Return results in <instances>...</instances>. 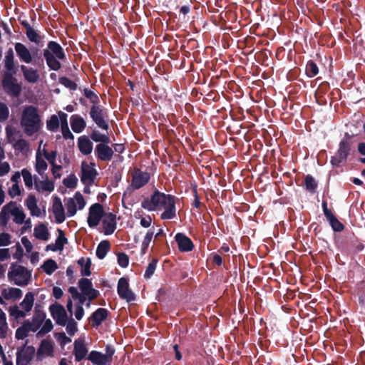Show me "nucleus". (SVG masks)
Segmentation results:
<instances>
[{
    "label": "nucleus",
    "instance_id": "nucleus-1",
    "mask_svg": "<svg viewBox=\"0 0 365 365\" xmlns=\"http://www.w3.org/2000/svg\"><path fill=\"white\" fill-rule=\"evenodd\" d=\"M141 207L148 211L163 209L160 215L162 220H171L176 216L175 197L155 189L149 197L141 202Z\"/></svg>",
    "mask_w": 365,
    "mask_h": 365
},
{
    "label": "nucleus",
    "instance_id": "nucleus-2",
    "mask_svg": "<svg viewBox=\"0 0 365 365\" xmlns=\"http://www.w3.org/2000/svg\"><path fill=\"white\" fill-rule=\"evenodd\" d=\"M20 124L28 136L38 132L43 125L38 108L34 106H26L22 110Z\"/></svg>",
    "mask_w": 365,
    "mask_h": 365
},
{
    "label": "nucleus",
    "instance_id": "nucleus-3",
    "mask_svg": "<svg viewBox=\"0 0 365 365\" xmlns=\"http://www.w3.org/2000/svg\"><path fill=\"white\" fill-rule=\"evenodd\" d=\"M43 55L47 66L53 71H58L61 67V63L58 59L63 60L66 58L63 48L54 41H50L48 43L47 48L43 51Z\"/></svg>",
    "mask_w": 365,
    "mask_h": 365
},
{
    "label": "nucleus",
    "instance_id": "nucleus-4",
    "mask_svg": "<svg viewBox=\"0 0 365 365\" xmlns=\"http://www.w3.org/2000/svg\"><path fill=\"white\" fill-rule=\"evenodd\" d=\"M7 277L9 281L13 282L15 285L24 287L29 284L31 278V271L16 262H14L11 263L9 267Z\"/></svg>",
    "mask_w": 365,
    "mask_h": 365
},
{
    "label": "nucleus",
    "instance_id": "nucleus-5",
    "mask_svg": "<svg viewBox=\"0 0 365 365\" xmlns=\"http://www.w3.org/2000/svg\"><path fill=\"white\" fill-rule=\"evenodd\" d=\"M352 150V142L348 139H342L339 143V148L335 155L331 158V163L334 167L339 168L346 164L349 155Z\"/></svg>",
    "mask_w": 365,
    "mask_h": 365
},
{
    "label": "nucleus",
    "instance_id": "nucleus-6",
    "mask_svg": "<svg viewBox=\"0 0 365 365\" xmlns=\"http://www.w3.org/2000/svg\"><path fill=\"white\" fill-rule=\"evenodd\" d=\"M89 115L92 120L101 129L108 130L109 129L108 110L98 104L92 105Z\"/></svg>",
    "mask_w": 365,
    "mask_h": 365
},
{
    "label": "nucleus",
    "instance_id": "nucleus-7",
    "mask_svg": "<svg viewBox=\"0 0 365 365\" xmlns=\"http://www.w3.org/2000/svg\"><path fill=\"white\" fill-rule=\"evenodd\" d=\"M13 73H6L2 80L4 91L11 96L19 97L21 93V86L17 83V79L13 76Z\"/></svg>",
    "mask_w": 365,
    "mask_h": 365
},
{
    "label": "nucleus",
    "instance_id": "nucleus-8",
    "mask_svg": "<svg viewBox=\"0 0 365 365\" xmlns=\"http://www.w3.org/2000/svg\"><path fill=\"white\" fill-rule=\"evenodd\" d=\"M95 166V163L88 164L85 161L82 162L81 181L84 185H92L94 183L98 174Z\"/></svg>",
    "mask_w": 365,
    "mask_h": 365
},
{
    "label": "nucleus",
    "instance_id": "nucleus-9",
    "mask_svg": "<svg viewBox=\"0 0 365 365\" xmlns=\"http://www.w3.org/2000/svg\"><path fill=\"white\" fill-rule=\"evenodd\" d=\"M104 215H106V214L103 207L98 202L93 204L89 208L87 219L88 226L90 227H96Z\"/></svg>",
    "mask_w": 365,
    "mask_h": 365
},
{
    "label": "nucleus",
    "instance_id": "nucleus-10",
    "mask_svg": "<svg viewBox=\"0 0 365 365\" xmlns=\"http://www.w3.org/2000/svg\"><path fill=\"white\" fill-rule=\"evenodd\" d=\"M117 292L120 298L130 302L135 300V295L129 287L128 280L125 277L119 279L117 285Z\"/></svg>",
    "mask_w": 365,
    "mask_h": 365
},
{
    "label": "nucleus",
    "instance_id": "nucleus-11",
    "mask_svg": "<svg viewBox=\"0 0 365 365\" xmlns=\"http://www.w3.org/2000/svg\"><path fill=\"white\" fill-rule=\"evenodd\" d=\"M150 179V174L149 173L135 168L132 174L131 186L134 190H139L148 184Z\"/></svg>",
    "mask_w": 365,
    "mask_h": 365
},
{
    "label": "nucleus",
    "instance_id": "nucleus-12",
    "mask_svg": "<svg viewBox=\"0 0 365 365\" xmlns=\"http://www.w3.org/2000/svg\"><path fill=\"white\" fill-rule=\"evenodd\" d=\"M49 311L56 323L61 326H66L68 321V316L63 306L58 303L51 304Z\"/></svg>",
    "mask_w": 365,
    "mask_h": 365
},
{
    "label": "nucleus",
    "instance_id": "nucleus-13",
    "mask_svg": "<svg viewBox=\"0 0 365 365\" xmlns=\"http://www.w3.org/2000/svg\"><path fill=\"white\" fill-rule=\"evenodd\" d=\"M35 354V349L33 346L19 348L16 352V364L17 365H28L33 359Z\"/></svg>",
    "mask_w": 365,
    "mask_h": 365
},
{
    "label": "nucleus",
    "instance_id": "nucleus-14",
    "mask_svg": "<svg viewBox=\"0 0 365 365\" xmlns=\"http://www.w3.org/2000/svg\"><path fill=\"white\" fill-rule=\"evenodd\" d=\"M94 153L98 160L108 162L112 160L114 150L108 144L98 143L96 145Z\"/></svg>",
    "mask_w": 365,
    "mask_h": 365
},
{
    "label": "nucleus",
    "instance_id": "nucleus-15",
    "mask_svg": "<svg viewBox=\"0 0 365 365\" xmlns=\"http://www.w3.org/2000/svg\"><path fill=\"white\" fill-rule=\"evenodd\" d=\"M109 311L105 308H98L89 317L88 320L93 327L97 328L107 319Z\"/></svg>",
    "mask_w": 365,
    "mask_h": 365
},
{
    "label": "nucleus",
    "instance_id": "nucleus-16",
    "mask_svg": "<svg viewBox=\"0 0 365 365\" xmlns=\"http://www.w3.org/2000/svg\"><path fill=\"white\" fill-rule=\"evenodd\" d=\"M73 354L75 356V360L77 362H79L86 358L88 354V349L84 339L79 338L75 340Z\"/></svg>",
    "mask_w": 365,
    "mask_h": 365
},
{
    "label": "nucleus",
    "instance_id": "nucleus-17",
    "mask_svg": "<svg viewBox=\"0 0 365 365\" xmlns=\"http://www.w3.org/2000/svg\"><path fill=\"white\" fill-rule=\"evenodd\" d=\"M106 217L102 220L103 233L106 235L113 234L117 226L116 215L113 212L106 214Z\"/></svg>",
    "mask_w": 365,
    "mask_h": 365
},
{
    "label": "nucleus",
    "instance_id": "nucleus-18",
    "mask_svg": "<svg viewBox=\"0 0 365 365\" xmlns=\"http://www.w3.org/2000/svg\"><path fill=\"white\" fill-rule=\"evenodd\" d=\"M175 239L180 252H190L194 249L192 241L185 234L178 232L175 235Z\"/></svg>",
    "mask_w": 365,
    "mask_h": 365
},
{
    "label": "nucleus",
    "instance_id": "nucleus-19",
    "mask_svg": "<svg viewBox=\"0 0 365 365\" xmlns=\"http://www.w3.org/2000/svg\"><path fill=\"white\" fill-rule=\"evenodd\" d=\"M52 212L57 223L61 224L64 222L66 219L64 208L61 199L57 196L53 199Z\"/></svg>",
    "mask_w": 365,
    "mask_h": 365
},
{
    "label": "nucleus",
    "instance_id": "nucleus-20",
    "mask_svg": "<svg viewBox=\"0 0 365 365\" xmlns=\"http://www.w3.org/2000/svg\"><path fill=\"white\" fill-rule=\"evenodd\" d=\"M14 48L16 55L21 61L26 63H30L33 61L31 52L24 43L17 42L15 43Z\"/></svg>",
    "mask_w": 365,
    "mask_h": 365
},
{
    "label": "nucleus",
    "instance_id": "nucleus-21",
    "mask_svg": "<svg viewBox=\"0 0 365 365\" xmlns=\"http://www.w3.org/2000/svg\"><path fill=\"white\" fill-rule=\"evenodd\" d=\"M53 346L52 343L46 339H43L40 344L39 347L37 350V359L42 360L44 356H53Z\"/></svg>",
    "mask_w": 365,
    "mask_h": 365
},
{
    "label": "nucleus",
    "instance_id": "nucleus-22",
    "mask_svg": "<svg viewBox=\"0 0 365 365\" xmlns=\"http://www.w3.org/2000/svg\"><path fill=\"white\" fill-rule=\"evenodd\" d=\"M46 319V313L38 308V305H36L34 316L32 317V322H30L31 324V331H36L41 326Z\"/></svg>",
    "mask_w": 365,
    "mask_h": 365
},
{
    "label": "nucleus",
    "instance_id": "nucleus-23",
    "mask_svg": "<svg viewBox=\"0 0 365 365\" xmlns=\"http://www.w3.org/2000/svg\"><path fill=\"white\" fill-rule=\"evenodd\" d=\"M21 24L26 29V34L29 40L38 44L41 41V37L38 31L34 29L26 20L21 21Z\"/></svg>",
    "mask_w": 365,
    "mask_h": 365
},
{
    "label": "nucleus",
    "instance_id": "nucleus-24",
    "mask_svg": "<svg viewBox=\"0 0 365 365\" xmlns=\"http://www.w3.org/2000/svg\"><path fill=\"white\" fill-rule=\"evenodd\" d=\"M78 147L83 155H88L92 152L93 143L88 136L82 135L78 138Z\"/></svg>",
    "mask_w": 365,
    "mask_h": 365
},
{
    "label": "nucleus",
    "instance_id": "nucleus-25",
    "mask_svg": "<svg viewBox=\"0 0 365 365\" xmlns=\"http://www.w3.org/2000/svg\"><path fill=\"white\" fill-rule=\"evenodd\" d=\"M87 359L93 365H110L103 353L95 350L89 353Z\"/></svg>",
    "mask_w": 365,
    "mask_h": 365
},
{
    "label": "nucleus",
    "instance_id": "nucleus-26",
    "mask_svg": "<svg viewBox=\"0 0 365 365\" xmlns=\"http://www.w3.org/2000/svg\"><path fill=\"white\" fill-rule=\"evenodd\" d=\"M71 126L76 133H81L86 127L85 120L78 115H73L70 118Z\"/></svg>",
    "mask_w": 365,
    "mask_h": 365
},
{
    "label": "nucleus",
    "instance_id": "nucleus-27",
    "mask_svg": "<svg viewBox=\"0 0 365 365\" xmlns=\"http://www.w3.org/2000/svg\"><path fill=\"white\" fill-rule=\"evenodd\" d=\"M1 296L6 300L19 299L22 297V291L19 288L9 287L1 290Z\"/></svg>",
    "mask_w": 365,
    "mask_h": 365
},
{
    "label": "nucleus",
    "instance_id": "nucleus-28",
    "mask_svg": "<svg viewBox=\"0 0 365 365\" xmlns=\"http://www.w3.org/2000/svg\"><path fill=\"white\" fill-rule=\"evenodd\" d=\"M21 71L23 73L24 78L29 83H34L39 79L38 71L33 68H28L24 65H21Z\"/></svg>",
    "mask_w": 365,
    "mask_h": 365
},
{
    "label": "nucleus",
    "instance_id": "nucleus-29",
    "mask_svg": "<svg viewBox=\"0 0 365 365\" xmlns=\"http://www.w3.org/2000/svg\"><path fill=\"white\" fill-rule=\"evenodd\" d=\"M34 235L38 240L47 241L49 238L48 230L43 223H40L35 227Z\"/></svg>",
    "mask_w": 365,
    "mask_h": 365
},
{
    "label": "nucleus",
    "instance_id": "nucleus-30",
    "mask_svg": "<svg viewBox=\"0 0 365 365\" xmlns=\"http://www.w3.org/2000/svg\"><path fill=\"white\" fill-rule=\"evenodd\" d=\"M16 205V202L11 201L5 205L0 212V225L5 227L9 220L10 207Z\"/></svg>",
    "mask_w": 365,
    "mask_h": 365
},
{
    "label": "nucleus",
    "instance_id": "nucleus-31",
    "mask_svg": "<svg viewBox=\"0 0 365 365\" xmlns=\"http://www.w3.org/2000/svg\"><path fill=\"white\" fill-rule=\"evenodd\" d=\"M14 51L12 48H10L9 49H8L5 55L4 66L8 71L12 72L14 74H16V68L14 66Z\"/></svg>",
    "mask_w": 365,
    "mask_h": 365
},
{
    "label": "nucleus",
    "instance_id": "nucleus-32",
    "mask_svg": "<svg viewBox=\"0 0 365 365\" xmlns=\"http://www.w3.org/2000/svg\"><path fill=\"white\" fill-rule=\"evenodd\" d=\"M29 331H31V324L29 320H25L22 326L16 330L15 337L19 340L24 339L28 336Z\"/></svg>",
    "mask_w": 365,
    "mask_h": 365
},
{
    "label": "nucleus",
    "instance_id": "nucleus-33",
    "mask_svg": "<svg viewBox=\"0 0 365 365\" xmlns=\"http://www.w3.org/2000/svg\"><path fill=\"white\" fill-rule=\"evenodd\" d=\"M110 243L108 240H102L97 246L96 254L98 259H103L110 250Z\"/></svg>",
    "mask_w": 365,
    "mask_h": 365
},
{
    "label": "nucleus",
    "instance_id": "nucleus-34",
    "mask_svg": "<svg viewBox=\"0 0 365 365\" xmlns=\"http://www.w3.org/2000/svg\"><path fill=\"white\" fill-rule=\"evenodd\" d=\"M48 165L45 160L42 158L39 151H37L36 155V171L43 178L44 172L47 170Z\"/></svg>",
    "mask_w": 365,
    "mask_h": 365
},
{
    "label": "nucleus",
    "instance_id": "nucleus-35",
    "mask_svg": "<svg viewBox=\"0 0 365 365\" xmlns=\"http://www.w3.org/2000/svg\"><path fill=\"white\" fill-rule=\"evenodd\" d=\"M34 302V294L29 292L26 294L24 299L20 304V306L22 307L26 312H29L32 309Z\"/></svg>",
    "mask_w": 365,
    "mask_h": 365
},
{
    "label": "nucleus",
    "instance_id": "nucleus-36",
    "mask_svg": "<svg viewBox=\"0 0 365 365\" xmlns=\"http://www.w3.org/2000/svg\"><path fill=\"white\" fill-rule=\"evenodd\" d=\"M90 137L96 143L104 144H108L110 143V137L108 135L101 133L96 129L93 130Z\"/></svg>",
    "mask_w": 365,
    "mask_h": 365
},
{
    "label": "nucleus",
    "instance_id": "nucleus-37",
    "mask_svg": "<svg viewBox=\"0 0 365 365\" xmlns=\"http://www.w3.org/2000/svg\"><path fill=\"white\" fill-rule=\"evenodd\" d=\"M13 207H14L12 209H10V213L14 217V221L16 224H23L26 217L24 211L22 209L17 207L15 205Z\"/></svg>",
    "mask_w": 365,
    "mask_h": 365
},
{
    "label": "nucleus",
    "instance_id": "nucleus-38",
    "mask_svg": "<svg viewBox=\"0 0 365 365\" xmlns=\"http://www.w3.org/2000/svg\"><path fill=\"white\" fill-rule=\"evenodd\" d=\"M41 268L47 274L51 275L58 269V264L54 259H48L43 262Z\"/></svg>",
    "mask_w": 365,
    "mask_h": 365
},
{
    "label": "nucleus",
    "instance_id": "nucleus-39",
    "mask_svg": "<svg viewBox=\"0 0 365 365\" xmlns=\"http://www.w3.org/2000/svg\"><path fill=\"white\" fill-rule=\"evenodd\" d=\"M327 220L329 221L334 231L341 232L344 229V225L338 220V219L334 214L327 217Z\"/></svg>",
    "mask_w": 365,
    "mask_h": 365
},
{
    "label": "nucleus",
    "instance_id": "nucleus-40",
    "mask_svg": "<svg viewBox=\"0 0 365 365\" xmlns=\"http://www.w3.org/2000/svg\"><path fill=\"white\" fill-rule=\"evenodd\" d=\"M78 284L81 291V293L84 294H88V292L93 287L91 280L84 277L79 279Z\"/></svg>",
    "mask_w": 365,
    "mask_h": 365
},
{
    "label": "nucleus",
    "instance_id": "nucleus-41",
    "mask_svg": "<svg viewBox=\"0 0 365 365\" xmlns=\"http://www.w3.org/2000/svg\"><path fill=\"white\" fill-rule=\"evenodd\" d=\"M66 207L68 217H73L77 212L76 203L73 198L69 197L66 200Z\"/></svg>",
    "mask_w": 365,
    "mask_h": 365
},
{
    "label": "nucleus",
    "instance_id": "nucleus-42",
    "mask_svg": "<svg viewBox=\"0 0 365 365\" xmlns=\"http://www.w3.org/2000/svg\"><path fill=\"white\" fill-rule=\"evenodd\" d=\"M306 73L308 77L312 78L319 73V68L315 62L310 60L306 66Z\"/></svg>",
    "mask_w": 365,
    "mask_h": 365
},
{
    "label": "nucleus",
    "instance_id": "nucleus-43",
    "mask_svg": "<svg viewBox=\"0 0 365 365\" xmlns=\"http://www.w3.org/2000/svg\"><path fill=\"white\" fill-rule=\"evenodd\" d=\"M304 184L307 190L311 192H316V190L317 188V182L315 181L314 178L312 175H307L305 177Z\"/></svg>",
    "mask_w": 365,
    "mask_h": 365
},
{
    "label": "nucleus",
    "instance_id": "nucleus-44",
    "mask_svg": "<svg viewBox=\"0 0 365 365\" xmlns=\"http://www.w3.org/2000/svg\"><path fill=\"white\" fill-rule=\"evenodd\" d=\"M158 262V259L153 258L152 261L148 264L144 274V277L145 279H150L153 275L157 267Z\"/></svg>",
    "mask_w": 365,
    "mask_h": 365
},
{
    "label": "nucleus",
    "instance_id": "nucleus-45",
    "mask_svg": "<svg viewBox=\"0 0 365 365\" xmlns=\"http://www.w3.org/2000/svg\"><path fill=\"white\" fill-rule=\"evenodd\" d=\"M58 236L56 240V247L58 250H62L65 244L68 242V239L65 237L64 232L62 230L58 229Z\"/></svg>",
    "mask_w": 365,
    "mask_h": 365
},
{
    "label": "nucleus",
    "instance_id": "nucleus-46",
    "mask_svg": "<svg viewBox=\"0 0 365 365\" xmlns=\"http://www.w3.org/2000/svg\"><path fill=\"white\" fill-rule=\"evenodd\" d=\"M47 129L50 131H55L59 127V119L57 115H52L46 123Z\"/></svg>",
    "mask_w": 365,
    "mask_h": 365
},
{
    "label": "nucleus",
    "instance_id": "nucleus-47",
    "mask_svg": "<svg viewBox=\"0 0 365 365\" xmlns=\"http://www.w3.org/2000/svg\"><path fill=\"white\" fill-rule=\"evenodd\" d=\"M59 83L64 86L66 88H69L71 91H76L78 88L76 83L66 76L59 78Z\"/></svg>",
    "mask_w": 365,
    "mask_h": 365
},
{
    "label": "nucleus",
    "instance_id": "nucleus-48",
    "mask_svg": "<svg viewBox=\"0 0 365 365\" xmlns=\"http://www.w3.org/2000/svg\"><path fill=\"white\" fill-rule=\"evenodd\" d=\"M66 326V331L70 336H73L78 331L77 323L71 317L68 319Z\"/></svg>",
    "mask_w": 365,
    "mask_h": 365
},
{
    "label": "nucleus",
    "instance_id": "nucleus-49",
    "mask_svg": "<svg viewBox=\"0 0 365 365\" xmlns=\"http://www.w3.org/2000/svg\"><path fill=\"white\" fill-rule=\"evenodd\" d=\"M21 175L23 176L24 181L26 187H27L29 188L32 187V186H33V177H32V175L30 173V171L28 170L26 168H24L21 170Z\"/></svg>",
    "mask_w": 365,
    "mask_h": 365
},
{
    "label": "nucleus",
    "instance_id": "nucleus-50",
    "mask_svg": "<svg viewBox=\"0 0 365 365\" xmlns=\"http://www.w3.org/2000/svg\"><path fill=\"white\" fill-rule=\"evenodd\" d=\"M78 179L73 174L67 178H64L63 180V184L68 188H75L77 185Z\"/></svg>",
    "mask_w": 365,
    "mask_h": 365
},
{
    "label": "nucleus",
    "instance_id": "nucleus-51",
    "mask_svg": "<svg viewBox=\"0 0 365 365\" xmlns=\"http://www.w3.org/2000/svg\"><path fill=\"white\" fill-rule=\"evenodd\" d=\"M84 96L90 100V102L93 103V105L100 103L99 97L88 88L84 89Z\"/></svg>",
    "mask_w": 365,
    "mask_h": 365
},
{
    "label": "nucleus",
    "instance_id": "nucleus-52",
    "mask_svg": "<svg viewBox=\"0 0 365 365\" xmlns=\"http://www.w3.org/2000/svg\"><path fill=\"white\" fill-rule=\"evenodd\" d=\"M53 329V324L51 319H46L43 325L42 328L37 333V336H41L48 332Z\"/></svg>",
    "mask_w": 365,
    "mask_h": 365
},
{
    "label": "nucleus",
    "instance_id": "nucleus-53",
    "mask_svg": "<svg viewBox=\"0 0 365 365\" xmlns=\"http://www.w3.org/2000/svg\"><path fill=\"white\" fill-rule=\"evenodd\" d=\"M9 117V109L6 103L0 102V122L6 120Z\"/></svg>",
    "mask_w": 365,
    "mask_h": 365
},
{
    "label": "nucleus",
    "instance_id": "nucleus-54",
    "mask_svg": "<svg viewBox=\"0 0 365 365\" xmlns=\"http://www.w3.org/2000/svg\"><path fill=\"white\" fill-rule=\"evenodd\" d=\"M10 314L16 319L24 318L26 316V312L20 310L17 305L12 306L9 308Z\"/></svg>",
    "mask_w": 365,
    "mask_h": 365
},
{
    "label": "nucleus",
    "instance_id": "nucleus-55",
    "mask_svg": "<svg viewBox=\"0 0 365 365\" xmlns=\"http://www.w3.org/2000/svg\"><path fill=\"white\" fill-rule=\"evenodd\" d=\"M118 257V264L121 267H127L129 264V257L124 252H119L117 255Z\"/></svg>",
    "mask_w": 365,
    "mask_h": 365
},
{
    "label": "nucleus",
    "instance_id": "nucleus-56",
    "mask_svg": "<svg viewBox=\"0 0 365 365\" xmlns=\"http://www.w3.org/2000/svg\"><path fill=\"white\" fill-rule=\"evenodd\" d=\"M25 205L30 210L36 209L37 205V200L35 195L30 194L27 199L25 200Z\"/></svg>",
    "mask_w": 365,
    "mask_h": 365
},
{
    "label": "nucleus",
    "instance_id": "nucleus-57",
    "mask_svg": "<svg viewBox=\"0 0 365 365\" xmlns=\"http://www.w3.org/2000/svg\"><path fill=\"white\" fill-rule=\"evenodd\" d=\"M29 143L26 140L22 138L19 139L14 145V148L21 152H24L25 150H27L29 148Z\"/></svg>",
    "mask_w": 365,
    "mask_h": 365
},
{
    "label": "nucleus",
    "instance_id": "nucleus-58",
    "mask_svg": "<svg viewBox=\"0 0 365 365\" xmlns=\"http://www.w3.org/2000/svg\"><path fill=\"white\" fill-rule=\"evenodd\" d=\"M46 178H48L46 177ZM39 184L41 185V189L43 191L52 192L54 190L53 182L48 180V179L40 181Z\"/></svg>",
    "mask_w": 365,
    "mask_h": 365
},
{
    "label": "nucleus",
    "instance_id": "nucleus-59",
    "mask_svg": "<svg viewBox=\"0 0 365 365\" xmlns=\"http://www.w3.org/2000/svg\"><path fill=\"white\" fill-rule=\"evenodd\" d=\"M43 155L45 158L48 161V163L53 165L55 163L56 158L57 155V152L56 150H52L51 153H48L46 149L43 150Z\"/></svg>",
    "mask_w": 365,
    "mask_h": 365
},
{
    "label": "nucleus",
    "instance_id": "nucleus-60",
    "mask_svg": "<svg viewBox=\"0 0 365 365\" xmlns=\"http://www.w3.org/2000/svg\"><path fill=\"white\" fill-rule=\"evenodd\" d=\"M106 354H103L106 356V359L108 361V363L111 364L113 361V356L115 354V349L111 345H106L105 348Z\"/></svg>",
    "mask_w": 365,
    "mask_h": 365
},
{
    "label": "nucleus",
    "instance_id": "nucleus-61",
    "mask_svg": "<svg viewBox=\"0 0 365 365\" xmlns=\"http://www.w3.org/2000/svg\"><path fill=\"white\" fill-rule=\"evenodd\" d=\"M73 199L75 200V201H76V203L78 204L79 210H82L84 208L86 205V201L83 198V196L80 192H76L75 193Z\"/></svg>",
    "mask_w": 365,
    "mask_h": 365
},
{
    "label": "nucleus",
    "instance_id": "nucleus-62",
    "mask_svg": "<svg viewBox=\"0 0 365 365\" xmlns=\"http://www.w3.org/2000/svg\"><path fill=\"white\" fill-rule=\"evenodd\" d=\"M91 259L89 258H88L86 262L85 263V264L83 266V268L81 269V274L82 276L89 277L91 274Z\"/></svg>",
    "mask_w": 365,
    "mask_h": 365
},
{
    "label": "nucleus",
    "instance_id": "nucleus-63",
    "mask_svg": "<svg viewBox=\"0 0 365 365\" xmlns=\"http://www.w3.org/2000/svg\"><path fill=\"white\" fill-rule=\"evenodd\" d=\"M9 234L3 232L0 234V247L7 246L11 243Z\"/></svg>",
    "mask_w": 365,
    "mask_h": 365
},
{
    "label": "nucleus",
    "instance_id": "nucleus-64",
    "mask_svg": "<svg viewBox=\"0 0 365 365\" xmlns=\"http://www.w3.org/2000/svg\"><path fill=\"white\" fill-rule=\"evenodd\" d=\"M20 194H21V190L17 183L12 185V186L9 190V195L12 198L16 195H19Z\"/></svg>",
    "mask_w": 365,
    "mask_h": 365
}]
</instances>
